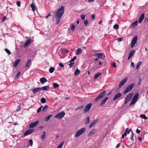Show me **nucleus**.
Returning <instances> with one entry per match:
<instances>
[{
    "label": "nucleus",
    "mask_w": 148,
    "mask_h": 148,
    "mask_svg": "<svg viewBox=\"0 0 148 148\" xmlns=\"http://www.w3.org/2000/svg\"><path fill=\"white\" fill-rule=\"evenodd\" d=\"M29 143L30 145L31 146H32L33 144V141L32 139H30L29 140Z\"/></svg>",
    "instance_id": "09e8293b"
},
{
    "label": "nucleus",
    "mask_w": 148,
    "mask_h": 148,
    "mask_svg": "<svg viewBox=\"0 0 148 148\" xmlns=\"http://www.w3.org/2000/svg\"><path fill=\"white\" fill-rule=\"evenodd\" d=\"M31 41L30 40H28L27 41L25 42V44H24L23 45V47H25L27 46H28L31 43Z\"/></svg>",
    "instance_id": "b1692460"
},
{
    "label": "nucleus",
    "mask_w": 148,
    "mask_h": 148,
    "mask_svg": "<svg viewBox=\"0 0 148 148\" xmlns=\"http://www.w3.org/2000/svg\"><path fill=\"white\" fill-rule=\"evenodd\" d=\"M76 57L75 56H74L73 58H72L70 62H73L76 59Z\"/></svg>",
    "instance_id": "5fc2aeb1"
},
{
    "label": "nucleus",
    "mask_w": 148,
    "mask_h": 148,
    "mask_svg": "<svg viewBox=\"0 0 148 148\" xmlns=\"http://www.w3.org/2000/svg\"><path fill=\"white\" fill-rule=\"evenodd\" d=\"M106 94V91L105 90L103 91V92L100 94L97 97L95 100V101H97L98 100L103 97Z\"/></svg>",
    "instance_id": "20e7f679"
},
{
    "label": "nucleus",
    "mask_w": 148,
    "mask_h": 148,
    "mask_svg": "<svg viewBox=\"0 0 148 148\" xmlns=\"http://www.w3.org/2000/svg\"><path fill=\"white\" fill-rule=\"evenodd\" d=\"M99 119H97L94 120L90 125L89 127L91 128L94 126L98 122Z\"/></svg>",
    "instance_id": "9b49d317"
},
{
    "label": "nucleus",
    "mask_w": 148,
    "mask_h": 148,
    "mask_svg": "<svg viewBox=\"0 0 148 148\" xmlns=\"http://www.w3.org/2000/svg\"><path fill=\"white\" fill-rule=\"evenodd\" d=\"M38 121H36L32 123L29 125V128H32L36 126L38 124Z\"/></svg>",
    "instance_id": "f8f14e48"
},
{
    "label": "nucleus",
    "mask_w": 148,
    "mask_h": 148,
    "mask_svg": "<svg viewBox=\"0 0 148 148\" xmlns=\"http://www.w3.org/2000/svg\"><path fill=\"white\" fill-rule=\"evenodd\" d=\"M127 77H125L121 81L119 85V88H121L125 84L127 80Z\"/></svg>",
    "instance_id": "9d476101"
},
{
    "label": "nucleus",
    "mask_w": 148,
    "mask_h": 148,
    "mask_svg": "<svg viewBox=\"0 0 148 148\" xmlns=\"http://www.w3.org/2000/svg\"><path fill=\"white\" fill-rule=\"evenodd\" d=\"M5 51L8 54V55L11 54V52L7 48L5 49H4Z\"/></svg>",
    "instance_id": "37998d69"
},
{
    "label": "nucleus",
    "mask_w": 148,
    "mask_h": 148,
    "mask_svg": "<svg viewBox=\"0 0 148 148\" xmlns=\"http://www.w3.org/2000/svg\"><path fill=\"white\" fill-rule=\"evenodd\" d=\"M135 52V50H131L129 53L128 59V60L130 59V58L133 56Z\"/></svg>",
    "instance_id": "aec40b11"
},
{
    "label": "nucleus",
    "mask_w": 148,
    "mask_h": 148,
    "mask_svg": "<svg viewBox=\"0 0 148 148\" xmlns=\"http://www.w3.org/2000/svg\"><path fill=\"white\" fill-rule=\"evenodd\" d=\"M81 17L82 19V20H84L85 19V15H83V14L81 15Z\"/></svg>",
    "instance_id": "864d4df0"
},
{
    "label": "nucleus",
    "mask_w": 148,
    "mask_h": 148,
    "mask_svg": "<svg viewBox=\"0 0 148 148\" xmlns=\"http://www.w3.org/2000/svg\"><path fill=\"white\" fill-rule=\"evenodd\" d=\"M34 130H27L26 131L24 134V136H26L29 134H30Z\"/></svg>",
    "instance_id": "4be33fe9"
},
{
    "label": "nucleus",
    "mask_w": 148,
    "mask_h": 148,
    "mask_svg": "<svg viewBox=\"0 0 148 148\" xmlns=\"http://www.w3.org/2000/svg\"><path fill=\"white\" fill-rule=\"evenodd\" d=\"M94 55L101 59H103L105 57V55L102 53H95Z\"/></svg>",
    "instance_id": "1a4fd4ad"
},
{
    "label": "nucleus",
    "mask_w": 148,
    "mask_h": 148,
    "mask_svg": "<svg viewBox=\"0 0 148 148\" xmlns=\"http://www.w3.org/2000/svg\"><path fill=\"white\" fill-rule=\"evenodd\" d=\"M51 15V14L49 13L48 14V15L46 17V18L47 19V18L49 16H50Z\"/></svg>",
    "instance_id": "338daca9"
},
{
    "label": "nucleus",
    "mask_w": 148,
    "mask_h": 148,
    "mask_svg": "<svg viewBox=\"0 0 148 148\" xmlns=\"http://www.w3.org/2000/svg\"><path fill=\"white\" fill-rule=\"evenodd\" d=\"M83 107L84 106L83 105H82L80 106H79L75 109V110L77 111L78 110L81 109L83 108Z\"/></svg>",
    "instance_id": "79ce46f5"
},
{
    "label": "nucleus",
    "mask_w": 148,
    "mask_h": 148,
    "mask_svg": "<svg viewBox=\"0 0 148 148\" xmlns=\"http://www.w3.org/2000/svg\"><path fill=\"white\" fill-rule=\"evenodd\" d=\"M144 15L145 14L144 13L142 14L141 16H140V17L139 18V21H138V23H141L143 21V19L144 18Z\"/></svg>",
    "instance_id": "6ab92c4d"
},
{
    "label": "nucleus",
    "mask_w": 148,
    "mask_h": 148,
    "mask_svg": "<svg viewBox=\"0 0 148 148\" xmlns=\"http://www.w3.org/2000/svg\"><path fill=\"white\" fill-rule=\"evenodd\" d=\"M134 83H132L127 86L124 91L123 94H125L131 91L134 87Z\"/></svg>",
    "instance_id": "f03ea898"
},
{
    "label": "nucleus",
    "mask_w": 148,
    "mask_h": 148,
    "mask_svg": "<svg viewBox=\"0 0 148 148\" xmlns=\"http://www.w3.org/2000/svg\"><path fill=\"white\" fill-rule=\"evenodd\" d=\"M84 24L85 25V26H86L88 24V20H86L84 21Z\"/></svg>",
    "instance_id": "8fccbe9b"
},
{
    "label": "nucleus",
    "mask_w": 148,
    "mask_h": 148,
    "mask_svg": "<svg viewBox=\"0 0 148 148\" xmlns=\"http://www.w3.org/2000/svg\"><path fill=\"white\" fill-rule=\"evenodd\" d=\"M142 63V62H138L136 67V69L137 70H138V69Z\"/></svg>",
    "instance_id": "72a5a7b5"
},
{
    "label": "nucleus",
    "mask_w": 148,
    "mask_h": 148,
    "mask_svg": "<svg viewBox=\"0 0 148 148\" xmlns=\"http://www.w3.org/2000/svg\"><path fill=\"white\" fill-rule=\"evenodd\" d=\"M40 82L42 84H43L47 81V79L45 77H43L41 78L40 80Z\"/></svg>",
    "instance_id": "412c9836"
},
{
    "label": "nucleus",
    "mask_w": 148,
    "mask_h": 148,
    "mask_svg": "<svg viewBox=\"0 0 148 148\" xmlns=\"http://www.w3.org/2000/svg\"><path fill=\"white\" fill-rule=\"evenodd\" d=\"M113 28L116 29H118L119 28V26L117 24H115L113 26Z\"/></svg>",
    "instance_id": "49530a36"
},
{
    "label": "nucleus",
    "mask_w": 148,
    "mask_h": 148,
    "mask_svg": "<svg viewBox=\"0 0 148 148\" xmlns=\"http://www.w3.org/2000/svg\"><path fill=\"white\" fill-rule=\"evenodd\" d=\"M64 12V7L62 6L58 10L55 12V17L56 20V23L58 24L60 21Z\"/></svg>",
    "instance_id": "f257e3e1"
},
{
    "label": "nucleus",
    "mask_w": 148,
    "mask_h": 148,
    "mask_svg": "<svg viewBox=\"0 0 148 148\" xmlns=\"http://www.w3.org/2000/svg\"><path fill=\"white\" fill-rule=\"evenodd\" d=\"M75 26L74 25H73L71 27V29L73 31H74L75 30Z\"/></svg>",
    "instance_id": "6e6d98bb"
},
{
    "label": "nucleus",
    "mask_w": 148,
    "mask_h": 148,
    "mask_svg": "<svg viewBox=\"0 0 148 148\" xmlns=\"http://www.w3.org/2000/svg\"><path fill=\"white\" fill-rule=\"evenodd\" d=\"M130 132H131V136L130 139L131 140L133 141L134 140V139H133L134 134L131 131Z\"/></svg>",
    "instance_id": "a18cd8bd"
},
{
    "label": "nucleus",
    "mask_w": 148,
    "mask_h": 148,
    "mask_svg": "<svg viewBox=\"0 0 148 148\" xmlns=\"http://www.w3.org/2000/svg\"><path fill=\"white\" fill-rule=\"evenodd\" d=\"M82 52V49L80 48H78L76 51V54H81Z\"/></svg>",
    "instance_id": "2f4dec72"
},
{
    "label": "nucleus",
    "mask_w": 148,
    "mask_h": 148,
    "mask_svg": "<svg viewBox=\"0 0 148 148\" xmlns=\"http://www.w3.org/2000/svg\"><path fill=\"white\" fill-rule=\"evenodd\" d=\"M48 106L47 105H45V106L42 107V111L45 112L47 110Z\"/></svg>",
    "instance_id": "c9c22d12"
},
{
    "label": "nucleus",
    "mask_w": 148,
    "mask_h": 148,
    "mask_svg": "<svg viewBox=\"0 0 148 148\" xmlns=\"http://www.w3.org/2000/svg\"><path fill=\"white\" fill-rule=\"evenodd\" d=\"M95 132V130H91L88 133V136H90L94 134Z\"/></svg>",
    "instance_id": "e433bc0d"
},
{
    "label": "nucleus",
    "mask_w": 148,
    "mask_h": 148,
    "mask_svg": "<svg viewBox=\"0 0 148 148\" xmlns=\"http://www.w3.org/2000/svg\"><path fill=\"white\" fill-rule=\"evenodd\" d=\"M80 71L77 68V69L75 70L74 73V75H79L80 73Z\"/></svg>",
    "instance_id": "cd10ccee"
},
{
    "label": "nucleus",
    "mask_w": 148,
    "mask_h": 148,
    "mask_svg": "<svg viewBox=\"0 0 148 148\" xmlns=\"http://www.w3.org/2000/svg\"><path fill=\"white\" fill-rule=\"evenodd\" d=\"M64 143V142H62L58 147L57 148H62Z\"/></svg>",
    "instance_id": "c03bdc74"
},
{
    "label": "nucleus",
    "mask_w": 148,
    "mask_h": 148,
    "mask_svg": "<svg viewBox=\"0 0 148 148\" xmlns=\"http://www.w3.org/2000/svg\"><path fill=\"white\" fill-rule=\"evenodd\" d=\"M50 88L48 86H45L40 88V90L45 91H48Z\"/></svg>",
    "instance_id": "a211bd4d"
},
{
    "label": "nucleus",
    "mask_w": 148,
    "mask_h": 148,
    "mask_svg": "<svg viewBox=\"0 0 148 148\" xmlns=\"http://www.w3.org/2000/svg\"><path fill=\"white\" fill-rule=\"evenodd\" d=\"M122 38H119L118 39V42H120L122 40Z\"/></svg>",
    "instance_id": "0e129e2a"
},
{
    "label": "nucleus",
    "mask_w": 148,
    "mask_h": 148,
    "mask_svg": "<svg viewBox=\"0 0 148 148\" xmlns=\"http://www.w3.org/2000/svg\"><path fill=\"white\" fill-rule=\"evenodd\" d=\"M131 130H125L124 133L122 136V138H123L125 136H126L127 134H129Z\"/></svg>",
    "instance_id": "5701e85b"
},
{
    "label": "nucleus",
    "mask_w": 148,
    "mask_h": 148,
    "mask_svg": "<svg viewBox=\"0 0 148 148\" xmlns=\"http://www.w3.org/2000/svg\"><path fill=\"white\" fill-rule=\"evenodd\" d=\"M101 75L100 73H98L95 74L94 75V78L95 79L97 78Z\"/></svg>",
    "instance_id": "c756f323"
},
{
    "label": "nucleus",
    "mask_w": 148,
    "mask_h": 148,
    "mask_svg": "<svg viewBox=\"0 0 148 148\" xmlns=\"http://www.w3.org/2000/svg\"><path fill=\"white\" fill-rule=\"evenodd\" d=\"M6 19V17L5 16H4L3 17L2 19V22L4 21L5 19Z\"/></svg>",
    "instance_id": "4d7b16f0"
},
{
    "label": "nucleus",
    "mask_w": 148,
    "mask_h": 148,
    "mask_svg": "<svg viewBox=\"0 0 148 148\" xmlns=\"http://www.w3.org/2000/svg\"><path fill=\"white\" fill-rule=\"evenodd\" d=\"M40 101L42 103H45L46 102V99L44 97H42Z\"/></svg>",
    "instance_id": "ea45409f"
},
{
    "label": "nucleus",
    "mask_w": 148,
    "mask_h": 148,
    "mask_svg": "<svg viewBox=\"0 0 148 148\" xmlns=\"http://www.w3.org/2000/svg\"><path fill=\"white\" fill-rule=\"evenodd\" d=\"M42 107L43 106H41L37 110V113H38L41 111Z\"/></svg>",
    "instance_id": "de8ad7c7"
},
{
    "label": "nucleus",
    "mask_w": 148,
    "mask_h": 148,
    "mask_svg": "<svg viewBox=\"0 0 148 148\" xmlns=\"http://www.w3.org/2000/svg\"><path fill=\"white\" fill-rule=\"evenodd\" d=\"M21 73L20 72H18L16 75V78H18L19 76Z\"/></svg>",
    "instance_id": "603ef678"
},
{
    "label": "nucleus",
    "mask_w": 148,
    "mask_h": 148,
    "mask_svg": "<svg viewBox=\"0 0 148 148\" xmlns=\"http://www.w3.org/2000/svg\"><path fill=\"white\" fill-rule=\"evenodd\" d=\"M131 66L132 67H133V68H134L135 67L134 64L133 62H132L131 64Z\"/></svg>",
    "instance_id": "bf43d9fd"
},
{
    "label": "nucleus",
    "mask_w": 148,
    "mask_h": 148,
    "mask_svg": "<svg viewBox=\"0 0 148 148\" xmlns=\"http://www.w3.org/2000/svg\"><path fill=\"white\" fill-rule=\"evenodd\" d=\"M136 101H136V100L132 99L131 101V102L130 104V105L131 106L132 105L134 104Z\"/></svg>",
    "instance_id": "4c0bfd02"
},
{
    "label": "nucleus",
    "mask_w": 148,
    "mask_h": 148,
    "mask_svg": "<svg viewBox=\"0 0 148 148\" xmlns=\"http://www.w3.org/2000/svg\"><path fill=\"white\" fill-rule=\"evenodd\" d=\"M52 115H50L48 116L47 117L45 118V121L46 122H47L52 116Z\"/></svg>",
    "instance_id": "7c9ffc66"
},
{
    "label": "nucleus",
    "mask_w": 148,
    "mask_h": 148,
    "mask_svg": "<svg viewBox=\"0 0 148 148\" xmlns=\"http://www.w3.org/2000/svg\"><path fill=\"white\" fill-rule=\"evenodd\" d=\"M31 62L30 60H29L26 64V67H28V68H29V67L31 65Z\"/></svg>",
    "instance_id": "bb28decb"
},
{
    "label": "nucleus",
    "mask_w": 148,
    "mask_h": 148,
    "mask_svg": "<svg viewBox=\"0 0 148 148\" xmlns=\"http://www.w3.org/2000/svg\"><path fill=\"white\" fill-rule=\"evenodd\" d=\"M30 7L32 8V10L33 11H34L36 10V6L35 5H34L33 3H32Z\"/></svg>",
    "instance_id": "473e14b6"
},
{
    "label": "nucleus",
    "mask_w": 148,
    "mask_h": 148,
    "mask_svg": "<svg viewBox=\"0 0 148 148\" xmlns=\"http://www.w3.org/2000/svg\"><path fill=\"white\" fill-rule=\"evenodd\" d=\"M133 93H131L129 94L125 98V103L126 104L131 99L133 95Z\"/></svg>",
    "instance_id": "7ed1b4c3"
},
{
    "label": "nucleus",
    "mask_w": 148,
    "mask_h": 148,
    "mask_svg": "<svg viewBox=\"0 0 148 148\" xmlns=\"http://www.w3.org/2000/svg\"><path fill=\"white\" fill-rule=\"evenodd\" d=\"M20 61V59H18L16 60L14 63V67H16L17 65L19 64Z\"/></svg>",
    "instance_id": "a878e982"
},
{
    "label": "nucleus",
    "mask_w": 148,
    "mask_h": 148,
    "mask_svg": "<svg viewBox=\"0 0 148 148\" xmlns=\"http://www.w3.org/2000/svg\"><path fill=\"white\" fill-rule=\"evenodd\" d=\"M106 94V91L105 90L103 91V92L100 94L97 97L95 100V101H97L98 100L103 97Z\"/></svg>",
    "instance_id": "39448f33"
},
{
    "label": "nucleus",
    "mask_w": 148,
    "mask_h": 148,
    "mask_svg": "<svg viewBox=\"0 0 148 148\" xmlns=\"http://www.w3.org/2000/svg\"><path fill=\"white\" fill-rule=\"evenodd\" d=\"M138 96L139 93L138 92L136 93L134 95L132 99L137 101Z\"/></svg>",
    "instance_id": "393cba45"
},
{
    "label": "nucleus",
    "mask_w": 148,
    "mask_h": 148,
    "mask_svg": "<svg viewBox=\"0 0 148 148\" xmlns=\"http://www.w3.org/2000/svg\"><path fill=\"white\" fill-rule=\"evenodd\" d=\"M121 96V94L120 92H119L115 95L114 97L113 98V100H114L116 99H118L119 97Z\"/></svg>",
    "instance_id": "dca6fc26"
},
{
    "label": "nucleus",
    "mask_w": 148,
    "mask_h": 148,
    "mask_svg": "<svg viewBox=\"0 0 148 148\" xmlns=\"http://www.w3.org/2000/svg\"><path fill=\"white\" fill-rule=\"evenodd\" d=\"M16 4L18 6H20L21 3L20 1H17Z\"/></svg>",
    "instance_id": "052dcab7"
},
{
    "label": "nucleus",
    "mask_w": 148,
    "mask_h": 148,
    "mask_svg": "<svg viewBox=\"0 0 148 148\" xmlns=\"http://www.w3.org/2000/svg\"><path fill=\"white\" fill-rule=\"evenodd\" d=\"M111 66H113L115 68H116V63L114 62H113L112 64H111Z\"/></svg>",
    "instance_id": "3c124183"
},
{
    "label": "nucleus",
    "mask_w": 148,
    "mask_h": 148,
    "mask_svg": "<svg viewBox=\"0 0 148 148\" xmlns=\"http://www.w3.org/2000/svg\"><path fill=\"white\" fill-rule=\"evenodd\" d=\"M85 130H78L76 134L75 135V137H78L81 135L84 132Z\"/></svg>",
    "instance_id": "ddd939ff"
},
{
    "label": "nucleus",
    "mask_w": 148,
    "mask_h": 148,
    "mask_svg": "<svg viewBox=\"0 0 148 148\" xmlns=\"http://www.w3.org/2000/svg\"><path fill=\"white\" fill-rule=\"evenodd\" d=\"M65 115V113L64 111L60 112L56 115L55 117L56 118L60 119L63 118Z\"/></svg>",
    "instance_id": "423d86ee"
},
{
    "label": "nucleus",
    "mask_w": 148,
    "mask_h": 148,
    "mask_svg": "<svg viewBox=\"0 0 148 148\" xmlns=\"http://www.w3.org/2000/svg\"><path fill=\"white\" fill-rule=\"evenodd\" d=\"M137 36H135L132 40V41L131 43V47H133L135 45L137 41Z\"/></svg>",
    "instance_id": "0eeeda50"
},
{
    "label": "nucleus",
    "mask_w": 148,
    "mask_h": 148,
    "mask_svg": "<svg viewBox=\"0 0 148 148\" xmlns=\"http://www.w3.org/2000/svg\"><path fill=\"white\" fill-rule=\"evenodd\" d=\"M90 119L89 117H88L84 121V123L86 124H88L90 123Z\"/></svg>",
    "instance_id": "c85d7f7f"
},
{
    "label": "nucleus",
    "mask_w": 148,
    "mask_h": 148,
    "mask_svg": "<svg viewBox=\"0 0 148 148\" xmlns=\"http://www.w3.org/2000/svg\"><path fill=\"white\" fill-rule=\"evenodd\" d=\"M108 98V97H105L103 100L101 101V103L100 104V106L103 105Z\"/></svg>",
    "instance_id": "f3484780"
},
{
    "label": "nucleus",
    "mask_w": 148,
    "mask_h": 148,
    "mask_svg": "<svg viewBox=\"0 0 148 148\" xmlns=\"http://www.w3.org/2000/svg\"><path fill=\"white\" fill-rule=\"evenodd\" d=\"M59 65L62 67H63L64 66V65L61 63H59Z\"/></svg>",
    "instance_id": "e2e57ef3"
},
{
    "label": "nucleus",
    "mask_w": 148,
    "mask_h": 148,
    "mask_svg": "<svg viewBox=\"0 0 148 148\" xmlns=\"http://www.w3.org/2000/svg\"><path fill=\"white\" fill-rule=\"evenodd\" d=\"M91 17L92 18V19H94L95 18V15L94 14H92L91 16Z\"/></svg>",
    "instance_id": "680f3d73"
},
{
    "label": "nucleus",
    "mask_w": 148,
    "mask_h": 148,
    "mask_svg": "<svg viewBox=\"0 0 148 148\" xmlns=\"http://www.w3.org/2000/svg\"><path fill=\"white\" fill-rule=\"evenodd\" d=\"M138 21H136L132 23L130 26V28H134L135 27L138 25Z\"/></svg>",
    "instance_id": "4468645a"
},
{
    "label": "nucleus",
    "mask_w": 148,
    "mask_h": 148,
    "mask_svg": "<svg viewBox=\"0 0 148 148\" xmlns=\"http://www.w3.org/2000/svg\"><path fill=\"white\" fill-rule=\"evenodd\" d=\"M55 69L54 67H51L49 70V72L51 73H53L54 70Z\"/></svg>",
    "instance_id": "58836bf2"
},
{
    "label": "nucleus",
    "mask_w": 148,
    "mask_h": 148,
    "mask_svg": "<svg viewBox=\"0 0 148 148\" xmlns=\"http://www.w3.org/2000/svg\"><path fill=\"white\" fill-rule=\"evenodd\" d=\"M74 63H71L69 64V65L70 67H71L73 66Z\"/></svg>",
    "instance_id": "69168bd1"
},
{
    "label": "nucleus",
    "mask_w": 148,
    "mask_h": 148,
    "mask_svg": "<svg viewBox=\"0 0 148 148\" xmlns=\"http://www.w3.org/2000/svg\"><path fill=\"white\" fill-rule=\"evenodd\" d=\"M92 105V104L91 103L87 104L84 109V112H88L91 108Z\"/></svg>",
    "instance_id": "6e6552de"
},
{
    "label": "nucleus",
    "mask_w": 148,
    "mask_h": 148,
    "mask_svg": "<svg viewBox=\"0 0 148 148\" xmlns=\"http://www.w3.org/2000/svg\"><path fill=\"white\" fill-rule=\"evenodd\" d=\"M140 117L142 118L143 119H147L148 118L144 114H141L140 115Z\"/></svg>",
    "instance_id": "f704fd0d"
},
{
    "label": "nucleus",
    "mask_w": 148,
    "mask_h": 148,
    "mask_svg": "<svg viewBox=\"0 0 148 148\" xmlns=\"http://www.w3.org/2000/svg\"><path fill=\"white\" fill-rule=\"evenodd\" d=\"M41 90L40 88H34L32 90V91L33 92L34 94L40 91Z\"/></svg>",
    "instance_id": "2eb2a0df"
},
{
    "label": "nucleus",
    "mask_w": 148,
    "mask_h": 148,
    "mask_svg": "<svg viewBox=\"0 0 148 148\" xmlns=\"http://www.w3.org/2000/svg\"><path fill=\"white\" fill-rule=\"evenodd\" d=\"M45 134H43L41 136V138L43 140L45 138Z\"/></svg>",
    "instance_id": "13d9d810"
},
{
    "label": "nucleus",
    "mask_w": 148,
    "mask_h": 148,
    "mask_svg": "<svg viewBox=\"0 0 148 148\" xmlns=\"http://www.w3.org/2000/svg\"><path fill=\"white\" fill-rule=\"evenodd\" d=\"M53 86L54 88H56L59 87L58 84L56 83H54L53 84Z\"/></svg>",
    "instance_id": "a19ab883"
},
{
    "label": "nucleus",
    "mask_w": 148,
    "mask_h": 148,
    "mask_svg": "<svg viewBox=\"0 0 148 148\" xmlns=\"http://www.w3.org/2000/svg\"><path fill=\"white\" fill-rule=\"evenodd\" d=\"M120 144L119 143H118L116 146V148H118L119 147L120 145Z\"/></svg>",
    "instance_id": "774afa93"
}]
</instances>
